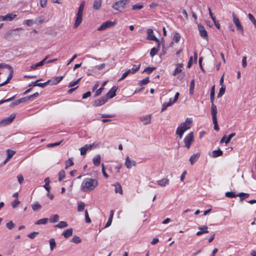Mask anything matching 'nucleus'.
<instances>
[{
  "label": "nucleus",
  "mask_w": 256,
  "mask_h": 256,
  "mask_svg": "<svg viewBox=\"0 0 256 256\" xmlns=\"http://www.w3.org/2000/svg\"><path fill=\"white\" fill-rule=\"evenodd\" d=\"M98 184V181L96 178H84L80 185V190L83 192H88L93 190Z\"/></svg>",
  "instance_id": "obj_1"
},
{
  "label": "nucleus",
  "mask_w": 256,
  "mask_h": 256,
  "mask_svg": "<svg viewBox=\"0 0 256 256\" xmlns=\"http://www.w3.org/2000/svg\"><path fill=\"white\" fill-rule=\"evenodd\" d=\"M180 96V93L177 92L176 93L174 98L172 99V98H170L169 99V101L168 102H164L162 104V108L161 112H164L167 109L168 106H172L178 100V96Z\"/></svg>",
  "instance_id": "obj_2"
},
{
  "label": "nucleus",
  "mask_w": 256,
  "mask_h": 256,
  "mask_svg": "<svg viewBox=\"0 0 256 256\" xmlns=\"http://www.w3.org/2000/svg\"><path fill=\"white\" fill-rule=\"evenodd\" d=\"M194 141V139L193 132H190L188 134L184 139V146L187 149H189Z\"/></svg>",
  "instance_id": "obj_3"
},
{
  "label": "nucleus",
  "mask_w": 256,
  "mask_h": 256,
  "mask_svg": "<svg viewBox=\"0 0 256 256\" xmlns=\"http://www.w3.org/2000/svg\"><path fill=\"white\" fill-rule=\"evenodd\" d=\"M232 16L233 22L236 26V30L240 34H243L244 32V28L239 20L238 16L234 12H232Z\"/></svg>",
  "instance_id": "obj_4"
},
{
  "label": "nucleus",
  "mask_w": 256,
  "mask_h": 256,
  "mask_svg": "<svg viewBox=\"0 0 256 256\" xmlns=\"http://www.w3.org/2000/svg\"><path fill=\"white\" fill-rule=\"evenodd\" d=\"M129 0H120L116 2L112 6V8L116 10L121 12L124 8L125 5Z\"/></svg>",
  "instance_id": "obj_5"
},
{
  "label": "nucleus",
  "mask_w": 256,
  "mask_h": 256,
  "mask_svg": "<svg viewBox=\"0 0 256 256\" xmlns=\"http://www.w3.org/2000/svg\"><path fill=\"white\" fill-rule=\"evenodd\" d=\"M116 21L112 22L110 20H108L106 22H103L100 27L98 28V30L102 31L108 28H111L115 25Z\"/></svg>",
  "instance_id": "obj_6"
},
{
  "label": "nucleus",
  "mask_w": 256,
  "mask_h": 256,
  "mask_svg": "<svg viewBox=\"0 0 256 256\" xmlns=\"http://www.w3.org/2000/svg\"><path fill=\"white\" fill-rule=\"evenodd\" d=\"M16 118V114H12L10 116L0 122V127L5 126L10 124Z\"/></svg>",
  "instance_id": "obj_7"
},
{
  "label": "nucleus",
  "mask_w": 256,
  "mask_h": 256,
  "mask_svg": "<svg viewBox=\"0 0 256 256\" xmlns=\"http://www.w3.org/2000/svg\"><path fill=\"white\" fill-rule=\"evenodd\" d=\"M210 112L212 116V122L214 124V128L216 130L218 131L220 128L217 120L218 110H210Z\"/></svg>",
  "instance_id": "obj_8"
},
{
  "label": "nucleus",
  "mask_w": 256,
  "mask_h": 256,
  "mask_svg": "<svg viewBox=\"0 0 256 256\" xmlns=\"http://www.w3.org/2000/svg\"><path fill=\"white\" fill-rule=\"evenodd\" d=\"M214 86H213L211 88L210 93V102L212 104L210 110H217L216 106L214 104Z\"/></svg>",
  "instance_id": "obj_9"
},
{
  "label": "nucleus",
  "mask_w": 256,
  "mask_h": 256,
  "mask_svg": "<svg viewBox=\"0 0 256 256\" xmlns=\"http://www.w3.org/2000/svg\"><path fill=\"white\" fill-rule=\"evenodd\" d=\"M107 101V98L105 96L100 97L93 102L92 106L95 107L101 106L104 104Z\"/></svg>",
  "instance_id": "obj_10"
},
{
  "label": "nucleus",
  "mask_w": 256,
  "mask_h": 256,
  "mask_svg": "<svg viewBox=\"0 0 256 256\" xmlns=\"http://www.w3.org/2000/svg\"><path fill=\"white\" fill-rule=\"evenodd\" d=\"M198 28L200 32V36L204 40H208V34L206 30H205L204 26L202 25H198Z\"/></svg>",
  "instance_id": "obj_11"
},
{
  "label": "nucleus",
  "mask_w": 256,
  "mask_h": 256,
  "mask_svg": "<svg viewBox=\"0 0 256 256\" xmlns=\"http://www.w3.org/2000/svg\"><path fill=\"white\" fill-rule=\"evenodd\" d=\"M118 90V88L116 86H114L108 92L105 96L107 98V100L108 98H112L116 95V92Z\"/></svg>",
  "instance_id": "obj_12"
},
{
  "label": "nucleus",
  "mask_w": 256,
  "mask_h": 256,
  "mask_svg": "<svg viewBox=\"0 0 256 256\" xmlns=\"http://www.w3.org/2000/svg\"><path fill=\"white\" fill-rule=\"evenodd\" d=\"M147 39L150 40H154L158 42V39L154 36L152 29L148 28L147 30Z\"/></svg>",
  "instance_id": "obj_13"
},
{
  "label": "nucleus",
  "mask_w": 256,
  "mask_h": 256,
  "mask_svg": "<svg viewBox=\"0 0 256 256\" xmlns=\"http://www.w3.org/2000/svg\"><path fill=\"white\" fill-rule=\"evenodd\" d=\"M152 119V115L148 114L146 116H144L140 117V120L143 124L144 125L148 124L150 123Z\"/></svg>",
  "instance_id": "obj_14"
},
{
  "label": "nucleus",
  "mask_w": 256,
  "mask_h": 256,
  "mask_svg": "<svg viewBox=\"0 0 256 256\" xmlns=\"http://www.w3.org/2000/svg\"><path fill=\"white\" fill-rule=\"evenodd\" d=\"M94 144H86L84 146L80 148L81 155H85L88 150H90L93 147Z\"/></svg>",
  "instance_id": "obj_15"
},
{
  "label": "nucleus",
  "mask_w": 256,
  "mask_h": 256,
  "mask_svg": "<svg viewBox=\"0 0 256 256\" xmlns=\"http://www.w3.org/2000/svg\"><path fill=\"white\" fill-rule=\"evenodd\" d=\"M82 14L78 12L77 13L76 20L74 26V28H76L80 26L82 21Z\"/></svg>",
  "instance_id": "obj_16"
},
{
  "label": "nucleus",
  "mask_w": 256,
  "mask_h": 256,
  "mask_svg": "<svg viewBox=\"0 0 256 256\" xmlns=\"http://www.w3.org/2000/svg\"><path fill=\"white\" fill-rule=\"evenodd\" d=\"M112 186L114 187V191L116 194L118 193L122 195L123 194V190L122 186L118 182H116L113 184Z\"/></svg>",
  "instance_id": "obj_17"
},
{
  "label": "nucleus",
  "mask_w": 256,
  "mask_h": 256,
  "mask_svg": "<svg viewBox=\"0 0 256 256\" xmlns=\"http://www.w3.org/2000/svg\"><path fill=\"white\" fill-rule=\"evenodd\" d=\"M17 16V14L14 13L7 14L3 18L4 21H12Z\"/></svg>",
  "instance_id": "obj_18"
},
{
  "label": "nucleus",
  "mask_w": 256,
  "mask_h": 256,
  "mask_svg": "<svg viewBox=\"0 0 256 256\" xmlns=\"http://www.w3.org/2000/svg\"><path fill=\"white\" fill-rule=\"evenodd\" d=\"M192 122V119L190 118H187L184 122L182 123L180 125L184 128H186V130L190 128V125Z\"/></svg>",
  "instance_id": "obj_19"
},
{
  "label": "nucleus",
  "mask_w": 256,
  "mask_h": 256,
  "mask_svg": "<svg viewBox=\"0 0 256 256\" xmlns=\"http://www.w3.org/2000/svg\"><path fill=\"white\" fill-rule=\"evenodd\" d=\"M186 131V128H184L182 126L180 125L176 130V134L179 136L180 138L181 139L184 132Z\"/></svg>",
  "instance_id": "obj_20"
},
{
  "label": "nucleus",
  "mask_w": 256,
  "mask_h": 256,
  "mask_svg": "<svg viewBox=\"0 0 256 256\" xmlns=\"http://www.w3.org/2000/svg\"><path fill=\"white\" fill-rule=\"evenodd\" d=\"M198 229L200 230V231H198L196 232V235L197 236H200L203 234H207L208 232V228L206 226H200L198 228Z\"/></svg>",
  "instance_id": "obj_21"
},
{
  "label": "nucleus",
  "mask_w": 256,
  "mask_h": 256,
  "mask_svg": "<svg viewBox=\"0 0 256 256\" xmlns=\"http://www.w3.org/2000/svg\"><path fill=\"white\" fill-rule=\"evenodd\" d=\"M135 161L132 160L129 157H127L125 162V165L128 168H130L132 166H136Z\"/></svg>",
  "instance_id": "obj_22"
},
{
  "label": "nucleus",
  "mask_w": 256,
  "mask_h": 256,
  "mask_svg": "<svg viewBox=\"0 0 256 256\" xmlns=\"http://www.w3.org/2000/svg\"><path fill=\"white\" fill-rule=\"evenodd\" d=\"M200 156V154L199 152L193 154L191 156L190 158V162L192 165H193L198 159Z\"/></svg>",
  "instance_id": "obj_23"
},
{
  "label": "nucleus",
  "mask_w": 256,
  "mask_h": 256,
  "mask_svg": "<svg viewBox=\"0 0 256 256\" xmlns=\"http://www.w3.org/2000/svg\"><path fill=\"white\" fill-rule=\"evenodd\" d=\"M158 185L160 186L164 187L169 184V180L167 178H162L156 182Z\"/></svg>",
  "instance_id": "obj_24"
},
{
  "label": "nucleus",
  "mask_w": 256,
  "mask_h": 256,
  "mask_svg": "<svg viewBox=\"0 0 256 256\" xmlns=\"http://www.w3.org/2000/svg\"><path fill=\"white\" fill-rule=\"evenodd\" d=\"M183 64H178L176 65V68L173 72V75L176 76L182 71Z\"/></svg>",
  "instance_id": "obj_25"
},
{
  "label": "nucleus",
  "mask_w": 256,
  "mask_h": 256,
  "mask_svg": "<svg viewBox=\"0 0 256 256\" xmlns=\"http://www.w3.org/2000/svg\"><path fill=\"white\" fill-rule=\"evenodd\" d=\"M236 135V133L234 132L231 134H230L226 138L225 136H223L220 140V142H224L226 144H228L231 140L232 138L234 136Z\"/></svg>",
  "instance_id": "obj_26"
},
{
  "label": "nucleus",
  "mask_w": 256,
  "mask_h": 256,
  "mask_svg": "<svg viewBox=\"0 0 256 256\" xmlns=\"http://www.w3.org/2000/svg\"><path fill=\"white\" fill-rule=\"evenodd\" d=\"M48 58V56H46L44 60H42V61L40 62H38L34 64H33L31 66V68L33 70H36V68L38 66H42L46 62V60Z\"/></svg>",
  "instance_id": "obj_27"
},
{
  "label": "nucleus",
  "mask_w": 256,
  "mask_h": 256,
  "mask_svg": "<svg viewBox=\"0 0 256 256\" xmlns=\"http://www.w3.org/2000/svg\"><path fill=\"white\" fill-rule=\"evenodd\" d=\"M72 228H68L64 230L63 233L62 235L65 238H68L72 236Z\"/></svg>",
  "instance_id": "obj_28"
},
{
  "label": "nucleus",
  "mask_w": 256,
  "mask_h": 256,
  "mask_svg": "<svg viewBox=\"0 0 256 256\" xmlns=\"http://www.w3.org/2000/svg\"><path fill=\"white\" fill-rule=\"evenodd\" d=\"M7 153V158L5 161L4 162V164H6L7 161H8L9 160H10L12 156L15 154V152L12 150H6Z\"/></svg>",
  "instance_id": "obj_29"
},
{
  "label": "nucleus",
  "mask_w": 256,
  "mask_h": 256,
  "mask_svg": "<svg viewBox=\"0 0 256 256\" xmlns=\"http://www.w3.org/2000/svg\"><path fill=\"white\" fill-rule=\"evenodd\" d=\"M100 156L99 154L96 155L95 157L92 160V162L94 164L95 166H98L100 164Z\"/></svg>",
  "instance_id": "obj_30"
},
{
  "label": "nucleus",
  "mask_w": 256,
  "mask_h": 256,
  "mask_svg": "<svg viewBox=\"0 0 256 256\" xmlns=\"http://www.w3.org/2000/svg\"><path fill=\"white\" fill-rule=\"evenodd\" d=\"M222 151L220 148H218V150H214L212 152V156L214 158H217L222 156Z\"/></svg>",
  "instance_id": "obj_31"
},
{
  "label": "nucleus",
  "mask_w": 256,
  "mask_h": 256,
  "mask_svg": "<svg viewBox=\"0 0 256 256\" xmlns=\"http://www.w3.org/2000/svg\"><path fill=\"white\" fill-rule=\"evenodd\" d=\"M32 208L34 211L36 212L40 210L42 206L38 202H35L32 205Z\"/></svg>",
  "instance_id": "obj_32"
},
{
  "label": "nucleus",
  "mask_w": 256,
  "mask_h": 256,
  "mask_svg": "<svg viewBox=\"0 0 256 256\" xmlns=\"http://www.w3.org/2000/svg\"><path fill=\"white\" fill-rule=\"evenodd\" d=\"M102 5V0H96L94 2L93 8L95 10H98L100 8Z\"/></svg>",
  "instance_id": "obj_33"
},
{
  "label": "nucleus",
  "mask_w": 256,
  "mask_h": 256,
  "mask_svg": "<svg viewBox=\"0 0 256 256\" xmlns=\"http://www.w3.org/2000/svg\"><path fill=\"white\" fill-rule=\"evenodd\" d=\"M86 206L85 204L82 202H78V211L79 212H82L84 210Z\"/></svg>",
  "instance_id": "obj_34"
},
{
  "label": "nucleus",
  "mask_w": 256,
  "mask_h": 256,
  "mask_svg": "<svg viewBox=\"0 0 256 256\" xmlns=\"http://www.w3.org/2000/svg\"><path fill=\"white\" fill-rule=\"evenodd\" d=\"M48 218H42L36 222L35 224L37 225L46 224L48 223Z\"/></svg>",
  "instance_id": "obj_35"
},
{
  "label": "nucleus",
  "mask_w": 256,
  "mask_h": 256,
  "mask_svg": "<svg viewBox=\"0 0 256 256\" xmlns=\"http://www.w3.org/2000/svg\"><path fill=\"white\" fill-rule=\"evenodd\" d=\"M66 167L65 168L67 169L68 167L72 166L74 164L72 158H69L65 162Z\"/></svg>",
  "instance_id": "obj_36"
},
{
  "label": "nucleus",
  "mask_w": 256,
  "mask_h": 256,
  "mask_svg": "<svg viewBox=\"0 0 256 256\" xmlns=\"http://www.w3.org/2000/svg\"><path fill=\"white\" fill-rule=\"evenodd\" d=\"M68 224L66 222L64 221H60L58 222V224L55 226V227L60 228H66L68 226Z\"/></svg>",
  "instance_id": "obj_37"
},
{
  "label": "nucleus",
  "mask_w": 256,
  "mask_h": 256,
  "mask_svg": "<svg viewBox=\"0 0 256 256\" xmlns=\"http://www.w3.org/2000/svg\"><path fill=\"white\" fill-rule=\"evenodd\" d=\"M225 196L230 198H234L238 196V194H236L233 192H227L225 193Z\"/></svg>",
  "instance_id": "obj_38"
},
{
  "label": "nucleus",
  "mask_w": 256,
  "mask_h": 256,
  "mask_svg": "<svg viewBox=\"0 0 256 256\" xmlns=\"http://www.w3.org/2000/svg\"><path fill=\"white\" fill-rule=\"evenodd\" d=\"M250 196V194L247 193H244V192H240L238 194V196L240 197V201H242L248 198Z\"/></svg>",
  "instance_id": "obj_39"
},
{
  "label": "nucleus",
  "mask_w": 256,
  "mask_h": 256,
  "mask_svg": "<svg viewBox=\"0 0 256 256\" xmlns=\"http://www.w3.org/2000/svg\"><path fill=\"white\" fill-rule=\"evenodd\" d=\"M50 246L51 250H52L56 248V242L54 238H51L49 240Z\"/></svg>",
  "instance_id": "obj_40"
},
{
  "label": "nucleus",
  "mask_w": 256,
  "mask_h": 256,
  "mask_svg": "<svg viewBox=\"0 0 256 256\" xmlns=\"http://www.w3.org/2000/svg\"><path fill=\"white\" fill-rule=\"evenodd\" d=\"M59 216L58 214H54L50 217V222L54 223L58 221Z\"/></svg>",
  "instance_id": "obj_41"
},
{
  "label": "nucleus",
  "mask_w": 256,
  "mask_h": 256,
  "mask_svg": "<svg viewBox=\"0 0 256 256\" xmlns=\"http://www.w3.org/2000/svg\"><path fill=\"white\" fill-rule=\"evenodd\" d=\"M64 78L63 76H56L54 78V80L52 82V84H58Z\"/></svg>",
  "instance_id": "obj_42"
},
{
  "label": "nucleus",
  "mask_w": 256,
  "mask_h": 256,
  "mask_svg": "<svg viewBox=\"0 0 256 256\" xmlns=\"http://www.w3.org/2000/svg\"><path fill=\"white\" fill-rule=\"evenodd\" d=\"M12 73H13V71L12 70L10 74L8 75V78H6V80L5 82H4L3 83H2V84H0V86H3L4 85H6V84H8L10 80L12 78Z\"/></svg>",
  "instance_id": "obj_43"
},
{
  "label": "nucleus",
  "mask_w": 256,
  "mask_h": 256,
  "mask_svg": "<svg viewBox=\"0 0 256 256\" xmlns=\"http://www.w3.org/2000/svg\"><path fill=\"white\" fill-rule=\"evenodd\" d=\"M180 36L179 33L176 32L173 36V41L176 43H178L180 39Z\"/></svg>",
  "instance_id": "obj_44"
},
{
  "label": "nucleus",
  "mask_w": 256,
  "mask_h": 256,
  "mask_svg": "<svg viewBox=\"0 0 256 256\" xmlns=\"http://www.w3.org/2000/svg\"><path fill=\"white\" fill-rule=\"evenodd\" d=\"M149 82H150L149 78L146 77L145 78L140 80L138 82V84L140 86H142V85H145V84H146L148 83Z\"/></svg>",
  "instance_id": "obj_45"
},
{
  "label": "nucleus",
  "mask_w": 256,
  "mask_h": 256,
  "mask_svg": "<svg viewBox=\"0 0 256 256\" xmlns=\"http://www.w3.org/2000/svg\"><path fill=\"white\" fill-rule=\"evenodd\" d=\"M66 176L64 170H60L58 173V180L61 182Z\"/></svg>",
  "instance_id": "obj_46"
},
{
  "label": "nucleus",
  "mask_w": 256,
  "mask_h": 256,
  "mask_svg": "<svg viewBox=\"0 0 256 256\" xmlns=\"http://www.w3.org/2000/svg\"><path fill=\"white\" fill-rule=\"evenodd\" d=\"M155 68H156L154 67H146L144 70L143 72H145L148 73V74H150L155 70Z\"/></svg>",
  "instance_id": "obj_47"
},
{
  "label": "nucleus",
  "mask_w": 256,
  "mask_h": 256,
  "mask_svg": "<svg viewBox=\"0 0 256 256\" xmlns=\"http://www.w3.org/2000/svg\"><path fill=\"white\" fill-rule=\"evenodd\" d=\"M226 90V87L224 86H222L220 88V89L219 92L218 94V98H220L224 93Z\"/></svg>",
  "instance_id": "obj_48"
},
{
  "label": "nucleus",
  "mask_w": 256,
  "mask_h": 256,
  "mask_svg": "<svg viewBox=\"0 0 256 256\" xmlns=\"http://www.w3.org/2000/svg\"><path fill=\"white\" fill-rule=\"evenodd\" d=\"M71 242L75 244H79L82 242V240L79 236H74L72 238Z\"/></svg>",
  "instance_id": "obj_49"
},
{
  "label": "nucleus",
  "mask_w": 256,
  "mask_h": 256,
  "mask_svg": "<svg viewBox=\"0 0 256 256\" xmlns=\"http://www.w3.org/2000/svg\"><path fill=\"white\" fill-rule=\"evenodd\" d=\"M140 67V64H139L138 65H134L131 69L132 74H135L136 72H137L139 70Z\"/></svg>",
  "instance_id": "obj_50"
},
{
  "label": "nucleus",
  "mask_w": 256,
  "mask_h": 256,
  "mask_svg": "<svg viewBox=\"0 0 256 256\" xmlns=\"http://www.w3.org/2000/svg\"><path fill=\"white\" fill-rule=\"evenodd\" d=\"M84 215H85V219L86 223L90 224L91 222V220L89 217L88 211L87 210H84Z\"/></svg>",
  "instance_id": "obj_51"
},
{
  "label": "nucleus",
  "mask_w": 256,
  "mask_h": 256,
  "mask_svg": "<svg viewBox=\"0 0 256 256\" xmlns=\"http://www.w3.org/2000/svg\"><path fill=\"white\" fill-rule=\"evenodd\" d=\"M248 17L249 20L252 22L254 24V27L256 28V20L254 16L251 14H248Z\"/></svg>",
  "instance_id": "obj_52"
},
{
  "label": "nucleus",
  "mask_w": 256,
  "mask_h": 256,
  "mask_svg": "<svg viewBox=\"0 0 256 256\" xmlns=\"http://www.w3.org/2000/svg\"><path fill=\"white\" fill-rule=\"evenodd\" d=\"M6 226L8 229L12 230L15 226V224L12 221H10L6 224Z\"/></svg>",
  "instance_id": "obj_53"
},
{
  "label": "nucleus",
  "mask_w": 256,
  "mask_h": 256,
  "mask_svg": "<svg viewBox=\"0 0 256 256\" xmlns=\"http://www.w3.org/2000/svg\"><path fill=\"white\" fill-rule=\"evenodd\" d=\"M85 2L84 1L82 2L80 4L78 12L83 14V10L84 7Z\"/></svg>",
  "instance_id": "obj_54"
},
{
  "label": "nucleus",
  "mask_w": 256,
  "mask_h": 256,
  "mask_svg": "<svg viewBox=\"0 0 256 256\" xmlns=\"http://www.w3.org/2000/svg\"><path fill=\"white\" fill-rule=\"evenodd\" d=\"M158 50L156 48H152L150 51V56H152V57L154 56L156 54Z\"/></svg>",
  "instance_id": "obj_55"
},
{
  "label": "nucleus",
  "mask_w": 256,
  "mask_h": 256,
  "mask_svg": "<svg viewBox=\"0 0 256 256\" xmlns=\"http://www.w3.org/2000/svg\"><path fill=\"white\" fill-rule=\"evenodd\" d=\"M52 82V80H49L46 82H45L43 83H38V86L42 88H44L46 86H47L48 84H49Z\"/></svg>",
  "instance_id": "obj_56"
},
{
  "label": "nucleus",
  "mask_w": 256,
  "mask_h": 256,
  "mask_svg": "<svg viewBox=\"0 0 256 256\" xmlns=\"http://www.w3.org/2000/svg\"><path fill=\"white\" fill-rule=\"evenodd\" d=\"M23 24L28 26H31L34 24V21L32 20H24Z\"/></svg>",
  "instance_id": "obj_57"
},
{
  "label": "nucleus",
  "mask_w": 256,
  "mask_h": 256,
  "mask_svg": "<svg viewBox=\"0 0 256 256\" xmlns=\"http://www.w3.org/2000/svg\"><path fill=\"white\" fill-rule=\"evenodd\" d=\"M20 204V201H19L18 200L16 199L14 200L12 202V206L13 208H16L19 204Z\"/></svg>",
  "instance_id": "obj_58"
},
{
  "label": "nucleus",
  "mask_w": 256,
  "mask_h": 256,
  "mask_svg": "<svg viewBox=\"0 0 256 256\" xmlns=\"http://www.w3.org/2000/svg\"><path fill=\"white\" fill-rule=\"evenodd\" d=\"M143 5L140 4H136L132 6V10H140L143 8Z\"/></svg>",
  "instance_id": "obj_59"
},
{
  "label": "nucleus",
  "mask_w": 256,
  "mask_h": 256,
  "mask_svg": "<svg viewBox=\"0 0 256 256\" xmlns=\"http://www.w3.org/2000/svg\"><path fill=\"white\" fill-rule=\"evenodd\" d=\"M104 88L103 87H101L100 88H98L96 92L94 95V97L98 96H100L101 93L102 92V90H104Z\"/></svg>",
  "instance_id": "obj_60"
},
{
  "label": "nucleus",
  "mask_w": 256,
  "mask_h": 256,
  "mask_svg": "<svg viewBox=\"0 0 256 256\" xmlns=\"http://www.w3.org/2000/svg\"><path fill=\"white\" fill-rule=\"evenodd\" d=\"M38 234V232H32L30 234H28V236L31 238H34Z\"/></svg>",
  "instance_id": "obj_61"
},
{
  "label": "nucleus",
  "mask_w": 256,
  "mask_h": 256,
  "mask_svg": "<svg viewBox=\"0 0 256 256\" xmlns=\"http://www.w3.org/2000/svg\"><path fill=\"white\" fill-rule=\"evenodd\" d=\"M91 96V92H87L84 94L82 96V99H86Z\"/></svg>",
  "instance_id": "obj_62"
},
{
  "label": "nucleus",
  "mask_w": 256,
  "mask_h": 256,
  "mask_svg": "<svg viewBox=\"0 0 256 256\" xmlns=\"http://www.w3.org/2000/svg\"><path fill=\"white\" fill-rule=\"evenodd\" d=\"M247 66L246 57L244 56L242 60V66L243 68H246Z\"/></svg>",
  "instance_id": "obj_63"
},
{
  "label": "nucleus",
  "mask_w": 256,
  "mask_h": 256,
  "mask_svg": "<svg viewBox=\"0 0 256 256\" xmlns=\"http://www.w3.org/2000/svg\"><path fill=\"white\" fill-rule=\"evenodd\" d=\"M40 3L42 8H44L46 6L47 0H40Z\"/></svg>",
  "instance_id": "obj_64"
}]
</instances>
